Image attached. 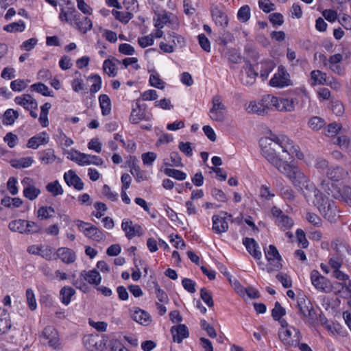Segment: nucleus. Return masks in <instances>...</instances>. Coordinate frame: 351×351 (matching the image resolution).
Wrapping results in <instances>:
<instances>
[{
	"label": "nucleus",
	"instance_id": "nucleus-1",
	"mask_svg": "<svg viewBox=\"0 0 351 351\" xmlns=\"http://www.w3.org/2000/svg\"><path fill=\"white\" fill-rule=\"evenodd\" d=\"M259 143L262 156L277 170L287 160L285 154L300 160L304 158L299 146L287 136L271 134L269 137L261 138Z\"/></svg>",
	"mask_w": 351,
	"mask_h": 351
},
{
	"label": "nucleus",
	"instance_id": "nucleus-2",
	"mask_svg": "<svg viewBox=\"0 0 351 351\" xmlns=\"http://www.w3.org/2000/svg\"><path fill=\"white\" fill-rule=\"evenodd\" d=\"M278 171L285 176L295 187H298L302 191L306 189L308 192L313 193L317 190L298 167L288 162L287 160L282 164ZM303 192L305 197L308 199L310 194Z\"/></svg>",
	"mask_w": 351,
	"mask_h": 351
},
{
	"label": "nucleus",
	"instance_id": "nucleus-3",
	"mask_svg": "<svg viewBox=\"0 0 351 351\" xmlns=\"http://www.w3.org/2000/svg\"><path fill=\"white\" fill-rule=\"evenodd\" d=\"M314 205L318 208L321 215L330 222H335L339 218V210L335 202L324 196L319 190L313 193Z\"/></svg>",
	"mask_w": 351,
	"mask_h": 351
},
{
	"label": "nucleus",
	"instance_id": "nucleus-4",
	"mask_svg": "<svg viewBox=\"0 0 351 351\" xmlns=\"http://www.w3.org/2000/svg\"><path fill=\"white\" fill-rule=\"evenodd\" d=\"M261 102L264 107L265 113L270 110L280 112H291L295 109V99L293 98H279L271 95L263 97Z\"/></svg>",
	"mask_w": 351,
	"mask_h": 351
},
{
	"label": "nucleus",
	"instance_id": "nucleus-5",
	"mask_svg": "<svg viewBox=\"0 0 351 351\" xmlns=\"http://www.w3.org/2000/svg\"><path fill=\"white\" fill-rule=\"evenodd\" d=\"M211 103L212 107L208 113L210 118L214 121L224 122L227 117L228 110L223 103L221 97L219 95H214Z\"/></svg>",
	"mask_w": 351,
	"mask_h": 351
},
{
	"label": "nucleus",
	"instance_id": "nucleus-6",
	"mask_svg": "<svg viewBox=\"0 0 351 351\" xmlns=\"http://www.w3.org/2000/svg\"><path fill=\"white\" fill-rule=\"evenodd\" d=\"M278 337L285 346L291 347L298 346L302 338L300 330L293 326L279 330Z\"/></svg>",
	"mask_w": 351,
	"mask_h": 351
},
{
	"label": "nucleus",
	"instance_id": "nucleus-7",
	"mask_svg": "<svg viewBox=\"0 0 351 351\" xmlns=\"http://www.w3.org/2000/svg\"><path fill=\"white\" fill-rule=\"evenodd\" d=\"M297 304L302 319L309 325L314 324L316 315L310 300L303 296L300 297L298 298Z\"/></svg>",
	"mask_w": 351,
	"mask_h": 351
},
{
	"label": "nucleus",
	"instance_id": "nucleus-8",
	"mask_svg": "<svg viewBox=\"0 0 351 351\" xmlns=\"http://www.w3.org/2000/svg\"><path fill=\"white\" fill-rule=\"evenodd\" d=\"M106 341L104 335L97 333L87 335L83 338L84 346L90 351H104Z\"/></svg>",
	"mask_w": 351,
	"mask_h": 351
},
{
	"label": "nucleus",
	"instance_id": "nucleus-9",
	"mask_svg": "<svg viewBox=\"0 0 351 351\" xmlns=\"http://www.w3.org/2000/svg\"><path fill=\"white\" fill-rule=\"evenodd\" d=\"M76 225L78 229L82 232L86 237L95 241H103L106 237L105 234L101 230L89 223L77 220Z\"/></svg>",
	"mask_w": 351,
	"mask_h": 351
},
{
	"label": "nucleus",
	"instance_id": "nucleus-10",
	"mask_svg": "<svg viewBox=\"0 0 351 351\" xmlns=\"http://www.w3.org/2000/svg\"><path fill=\"white\" fill-rule=\"evenodd\" d=\"M269 85L276 88H284L292 85L290 75L284 66H278L277 72L269 81Z\"/></svg>",
	"mask_w": 351,
	"mask_h": 351
},
{
	"label": "nucleus",
	"instance_id": "nucleus-11",
	"mask_svg": "<svg viewBox=\"0 0 351 351\" xmlns=\"http://www.w3.org/2000/svg\"><path fill=\"white\" fill-rule=\"evenodd\" d=\"M271 212L275 219V223L283 231L290 229L293 226V220L285 215L280 208L274 206L271 208Z\"/></svg>",
	"mask_w": 351,
	"mask_h": 351
},
{
	"label": "nucleus",
	"instance_id": "nucleus-12",
	"mask_svg": "<svg viewBox=\"0 0 351 351\" xmlns=\"http://www.w3.org/2000/svg\"><path fill=\"white\" fill-rule=\"evenodd\" d=\"M41 338L43 341H47L48 345L53 349L61 348L58 331L53 326H46L42 332Z\"/></svg>",
	"mask_w": 351,
	"mask_h": 351
},
{
	"label": "nucleus",
	"instance_id": "nucleus-13",
	"mask_svg": "<svg viewBox=\"0 0 351 351\" xmlns=\"http://www.w3.org/2000/svg\"><path fill=\"white\" fill-rule=\"evenodd\" d=\"M336 256H332L329 259V265L333 269L336 270L341 267L343 259L346 258V254H350V248L343 244L337 246Z\"/></svg>",
	"mask_w": 351,
	"mask_h": 351
},
{
	"label": "nucleus",
	"instance_id": "nucleus-14",
	"mask_svg": "<svg viewBox=\"0 0 351 351\" xmlns=\"http://www.w3.org/2000/svg\"><path fill=\"white\" fill-rule=\"evenodd\" d=\"M121 228L125 232V236L128 239H131L143 234V230L140 225H134L132 221L128 219H124L121 223Z\"/></svg>",
	"mask_w": 351,
	"mask_h": 351
},
{
	"label": "nucleus",
	"instance_id": "nucleus-15",
	"mask_svg": "<svg viewBox=\"0 0 351 351\" xmlns=\"http://www.w3.org/2000/svg\"><path fill=\"white\" fill-rule=\"evenodd\" d=\"M32 179L27 177L22 180V184L24 185L23 195L31 201L36 199L41 193L39 189L32 184Z\"/></svg>",
	"mask_w": 351,
	"mask_h": 351
},
{
	"label": "nucleus",
	"instance_id": "nucleus-16",
	"mask_svg": "<svg viewBox=\"0 0 351 351\" xmlns=\"http://www.w3.org/2000/svg\"><path fill=\"white\" fill-rule=\"evenodd\" d=\"M265 253L267 261L274 265V269H279L282 267V258L274 245H270Z\"/></svg>",
	"mask_w": 351,
	"mask_h": 351
},
{
	"label": "nucleus",
	"instance_id": "nucleus-17",
	"mask_svg": "<svg viewBox=\"0 0 351 351\" xmlns=\"http://www.w3.org/2000/svg\"><path fill=\"white\" fill-rule=\"evenodd\" d=\"M311 280L312 284L316 289L325 292H327L330 289L326 278L322 276L318 271L313 270L311 272Z\"/></svg>",
	"mask_w": 351,
	"mask_h": 351
},
{
	"label": "nucleus",
	"instance_id": "nucleus-18",
	"mask_svg": "<svg viewBox=\"0 0 351 351\" xmlns=\"http://www.w3.org/2000/svg\"><path fill=\"white\" fill-rule=\"evenodd\" d=\"M64 180L69 186H73L75 189L81 191L84 188V183L80 178L73 170L64 173Z\"/></svg>",
	"mask_w": 351,
	"mask_h": 351
},
{
	"label": "nucleus",
	"instance_id": "nucleus-19",
	"mask_svg": "<svg viewBox=\"0 0 351 351\" xmlns=\"http://www.w3.org/2000/svg\"><path fill=\"white\" fill-rule=\"evenodd\" d=\"M132 317L135 322L143 326H149L152 322L151 315L147 311L139 308H134Z\"/></svg>",
	"mask_w": 351,
	"mask_h": 351
},
{
	"label": "nucleus",
	"instance_id": "nucleus-20",
	"mask_svg": "<svg viewBox=\"0 0 351 351\" xmlns=\"http://www.w3.org/2000/svg\"><path fill=\"white\" fill-rule=\"evenodd\" d=\"M211 15L215 24L218 26L225 28L228 24V19L227 15L217 6L211 8Z\"/></svg>",
	"mask_w": 351,
	"mask_h": 351
},
{
	"label": "nucleus",
	"instance_id": "nucleus-21",
	"mask_svg": "<svg viewBox=\"0 0 351 351\" xmlns=\"http://www.w3.org/2000/svg\"><path fill=\"white\" fill-rule=\"evenodd\" d=\"M56 257L60 258L66 264L73 263L76 259L74 251L68 247L58 248L56 252Z\"/></svg>",
	"mask_w": 351,
	"mask_h": 351
},
{
	"label": "nucleus",
	"instance_id": "nucleus-22",
	"mask_svg": "<svg viewBox=\"0 0 351 351\" xmlns=\"http://www.w3.org/2000/svg\"><path fill=\"white\" fill-rule=\"evenodd\" d=\"M141 120L150 121L151 116L145 114V110L142 109L139 104H136V107L133 108L130 116V121L132 124H137Z\"/></svg>",
	"mask_w": 351,
	"mask_h": 351
},
{
	"label": "nucleus",
	"instance_id": "nucleus-23",
	"mask_svg": "<svg viewBox=\"0 0 351 351\" xmlns=\"http://www.w3.org/2000/svg\"><path fill=\"white\" fill-rule=\"evenodd\" d=\"M171 332L173 341L178 343H180L184 339L187 338L189 335L188 328L184 324L173 326Z\"/></svg>",
	"mask_w": 351,
	"mask_h": 351
},
{
	"label": "nucleus",
	"instance_id": "nucleus-24",
	"mask_svg": "<svg viewBox=\"0 0 351 351\" xmlns=\"http://www.w3.org/2000/svg\"><path fill=\"white\" fill-rule=\"evenodd\" d=\"M243 244L245 246L247 252L256 259L259 260L262 254L259 250V246L256 241L252 238H244Z\"/></svg>",
	"mask_w": 351,
	"mask_h": 351
},
{
	"label": "nucleus",
	"instance_id": "nucleus-25",
	"mask_svg": "<svg viewBox=\"0 0 351 351\" xmlns=\"http://www.w3.org/2000/svg\"><path fill=\"white\" fill-rule=\"evenodd\" d=\"M244 69L245 74L241 77V82L245 85L251 86L255 82L256 77L258 75L256 67H254L252 64H247Z\"/></svg>",
	"mask_w": 351,
	"mask_h": 351
},
{
	"label": "nucleus",
	"instance_id": "nucleus-26",
	"mask_svg": "<svg viewBox=\"0 0 351 351\" xmlns=\"http://www.w3.org/2000/svg\"><path fill=\"white\" fill-rule=\"evenodd\" d=\"M326 176L330 180L338 182L348 176V172L339 166L331 167L328 169Z\"/></svg>",
	"mask_w": 351,
	"mask_h": 351
},
{
	"label": "nucleus",
	"instance_id": "nucleus-27",
	"mask_svg": "<svg viewBox=\"0 0 351 351\" xmlns=\"http://www.w3.org/2000/svg\"><path fill=\"white\" fill-rule=\"evenodd\" d=\"M49 138L46 132H42L28 140L27 147L34 149H37L40 145H46L49 143Z\"/></svg>",
	"mask_w": 351,
	"mask_h": 351
},
{
	"label": "nucleus",
	"instance_id": "nucleus-28",
	"mask_svg": "<svg viewBox=\"0 0 351 351\" xmlns=\"http://www.w3.org/2000/svg\"><path fill=\"white\" fill-rule=\"evenodd\" d=\"M16 104L23 106L26 110L36 109L38 104L29 94H25L23 97H16L14 99Z\"/></svg>",
	"mask_w": 351,
	"mask_h": 351
},
{
	"label": "nucleus",
	"instance_id": "nucleus-29",
	"mask_svg": "<svg viewBox=\"0 0 351 351\" xmlns=\"http://www.w3.org/2000/svg\"><path fill=\"white\" fill-rule=\"evenodd\" d=\"M213 230L217 234H221L226 232L228 229V223L225 217L219 215H213Z\"/></svg>",
	"mask_w": 351,
	"mask_h": 351
},
{
	"label": "nucleus",
	"instance_id": "nucleus-30",
	"mask_svg": "<svg viewBox=\"0 0 351 351\" xmlns=\"http://www.w3.org/2000/svg\"><path fill=\"white\" fill-rule=\"evenodd\" d=\"M80 276L89 284L95 285H99L101 280V277L96 269L88 271L84 270L80 273Z\"/></svg>",
	"mask_w": 351,
	"mask_h": 351
},
{
	"label": "nucleus",
	"instance_id": "nucleus-31",
	"mask_svg": "<svg viewBox=\"0 0 351 351\" xmlns=\"http://www.w3.org/2000/svg\"><path fill=\"white\" fill-rule=\"evenodd\" d=\"M256 71H260V77L263 80L268 77L269 74L271 72L274 67V64L271 61H263L255 65Z\"/></svg>",
	"mask_w": 351,
	"mask_h": 351
},
{
	"label": "nucleus",
	"instance_id": "nucleus-32",
	"mask_svg": "<svg viewBox=\"0 0 351 351\" xmlns=\"http://www.w3.org/2000/svg\"><path fill=\"white\" fill-rule=\"evenodd\" d=\"M80 160L79 165L84 166L89 165H101L104 162L103 160L99 156L80 153Z\"/></svg>",
	"mask_w": 351,
	"mask_h": 351
},
{
	"label": "nucleus",
	"instance_id": "nucleus-33",
	"mask_svg": "<svg viewBox=\"0 0 351 351\" xmlns=\"http://www.w3.org/2000/svg\"><path fill=\"white\" fill-rule=\"evenodd\" d=\"M99 106L103 116H108L111 112L112 104L108 95L101 94L99 97Z\"/></svg>",
	"mask_w": 351,
	"mask_h": 351
},
{
	"label": "nucleus",
	"instance_id": "nucleus-34",
	"mask_svg": "<svg viewBox=\"0 0 351 351\" xmlns=\"http://www.w3.org/2000/svg\"><path fill=\"white\" fill-rule=\"evenodd\" d=\"M11 326L9 315L5 310L0 309V335L7 332Z\"/></svg>",
	"mask_w": 351,
	"mask_h": 351
},
{
	"label": "nucleus",
	"instance_id": "nucleus-35",
	"mask_svg": "<svg viewBox=\"0 0 351 351\" xmlns=\"http://www.w3.org/2000/svg\"><path fill=\"white\" fill-rule=\"evenodd\" d=\"M154 26L158 29H162L165 25L170 22V16L166 11L156 13L154 17Z\"/></svg>",
	"mask_w": 351,
	"mask_h": 351
},
{
	"label": "nucleus",
	"instance_id": "nucleus-36",
	"mask_svg": "<svg viewBox=\"0 0 351 351\" xmlns=\"http://www.w3.org/2000/svg\"><path fill=\"white\" fill-rule=\"evenodd\" d=\"M75 291L71 287L65 286L60 291V300L64 305H68L71 298L75 295Z\"/></svg>",
	"mask_w": 351,
	"mask_h": 351
},
{
	"label": "nucleus",
	"instance_id": "nucleus-37",
	"mask_svg": "<svg viewBox=\"0 0 351 351\" xmlns=\"http://www.w3.org/2000/svg\"><path fill=\"white\" fill-rule=\"evenodd\" d=\"M336 199H340L351 206V187L343 186L338 191V195H335Z\"/></svg>",
	"mask_w": 351,
	"mask_h": 351
},
{
	"label": "nucleus",
	"instance_id": "nucleus-38",
	"mask_svg": "<svg viewBox=\"0 0 351 351\" xmlns=\"http://www.w3.org/2000/svg\"><path fill=\"white\" fill-rule=\"evenodd\" d=\"M8 228L12 232H16L21 234H26L25 220H13L9 223Z\"/></svg>",
	"mask_w": 351,
	"mask_h": 351
},
{
	"label": "nucleus",
	"instance_id": "nucleus-39",
	"mask_svg": "<svg viewBox=\"0 0 351 351\" xmlns=\"http://www.w3.org/2000/svg\"><path fill=\"white\" fill-rule=\"evenodd\" d=\"M56 155L53 149H47L40 153L39 158L45 165L53 163L56 160Z\"/></svg>",
	"mask_w": 351,
	"mask_h": 351
},
{
	"label": "nucleus",
	"instance_id": "nucleus-40",
	"mask_svg": "<svg viewBox=\"0 0 351 351\" xmlns=\"http://www.w3.org/2000/svg\"><path fill=\"white\" fill-rule=\"evenodd\" d=\"M39 256L47 261L56 259L55 249L49 245H42Z\"/></svg>",
	"mask_w": 351,
	"mask_h": 351
},
{
	"label": "nucleus",
	"instance_id": "nucleus-41",
	"mask_svg": "<svg viewBox=\"0 0 351 351\" xmlns=\"http://www.w3.org/2000/svg\"><path fill=\"white\" fill-rule=\"evenodd\" d=\"M34 160L32 157H24L11 162L13 167L16 169L27 168L32 165Z\"/></svg>",
	"mask_w": 351,
	"mask_h": 351
},
{
	"label": "nucleus",
	"instance_id": "nucleus-42",
	"mask_svg": "<svg viewBox=\"0 0 351 351\" xmlns=\"http://www.w3.org/2000/svg\"><path fill=\"white\" fill-rule=\"evenodd\" d=\"M19 116V114L18 111L13 109H8L5 110L3 115V124L7 125H12Z\"/></svg>",
	"mask_w": 351,
	"mask_h": 351
},
{
	"label": "nucleus",
	"instance_id": "nucleus-43",
	"mask_svg": "<svg viewBox=\"0 0 351 351\" xmlns=\"http://www.w3.org/2000/svg\"><path fill=\"white\" fill-rule=\"evenodd\" d=\"M164 173L166 176L180 181L184 180L186 178V174L184 172L175 169L166 168Z\"/></svg>",
	"mask_w": 351,
	"mask_h": 351
},
{
	"label": "nucleus",
	"instance_id": "nucleus-44",
	"mask_svg": "<svg viewBox=\"0 0 351 351\" xmlns=\"http://www.w3.org/2000/svg\"><path fill=\"white\" fill-rule=\"evenodd\" d=\"M46 189L55 197L63 194L64 192L58 180L48 183L46 186Z\"/></svg>",
	"mask_w": 351,
	"mask_h": 351
},
{
	"label": "nucleus",
	"instance_id": "nucleus-45",
	"mask_svg": "<svg viewBox=\"0 0 351 351\" xmlns=\"http://www.w3.org/2000/svg\"><path fill=\"white\" fill-rule=\"evenodd\" d=\"M25 24L24 21H19V22H14L10 23L4 26L3 29L8 32H22L25 30Z\"/></svg>",
	"mask_w": 351,
	"mask_h": 351
},
{
	"label": "nucleus",
	"instance_id": "nucleus-46",
	"mask_svg": "<svg viewBox=\"0 0 351 351\" xmlns=\"http://www.w3.org/2000/svg\"><path fill=\"white\" fill-rule=\"evenodd\" d=\"M311 76L315 83L319 84H325L328 80L326 74L319 70H314L311 71Z\"/></svg>",
	"mask_w": 351,
	"mask_h": 351
},
{
	"label": "nucleus",
	"instance_id": "nucleus-47",
	"mask_svg": "<svg viewBox=\"0 0 351 351\" xmlns=\"http://www.w3.org/2000/svg\"><path fill=\"white\" fill-rule=\"evenodd\" d=\"M238 20L242 23L247 22L250 18V8L247 5L242 6L237 13Z\"/></svg>",
	"mask_w": 351,
	"mask_h": 351
},
{
	"label": "nucleus",
	"instance_id": "nucleus-48",
	"mask_svg": "<svg viewBox=\"0 0 351 351\" xmlns=\"http://www.w3.org/2000/svg\"><path fill=\"white\" fill-rule=\"evenodd\" d=\"M247 110L249 112L256 113L258 115L266 114L264 107L261 101L258 103L250 102Z\"/></svg>",
	"mask_w": 351,
	"mask_h": 351
},
{
	"label": "nucleus",
	"instance_id": "nucleus-49",
	"mask_svg": "<svg viewBox=\"0 0 351 351\" xmlns=\"http://www.w3.org/2000/svg\"><path fill=\"white\" fill-rule=\"evenodd\" d=\"M26 300L29 308L32 311H35L37 308V303L34 293L32 289L26 290Z\"/></svg>",
	"mask_w": 351,
	"mask_h": 351
},
{
	"label": "nucleus",
	"instance_id": "nucleus-50",
	"mask_svg": "<svg viewBox=\"0 0 351 351\" xmlns=\"http://www.w3.org/2000/svg\"><path fill=\"white\" fill-rule=\"evenodd\" d=\"M286 314L285 309L278 302H276L274 308L271 311V315L274 320H280Z\"/></svg>",
	"mask_w": 351,
	"mask_h": 351
},
{
	"label": "nucleus",
	"instance_id": "nucleus-51",
	"mask_svg": "<svg viewBox=\"0 0 351 351\" xmlns=\"http://www.w3.org/2000/svg\"><path fill=\"white\" fill-rule=\"evenodd\" d=\"M104 71L110 77H114L117 75V72L116 71L115 64L110 60H106L103 64Z\"/></svg>",
	"mask_w": 351,
	"mask_h": 351
},
{
	"label": "nucleus",
	"instance_id": "nucleus-52",
	"mask_svg": "<svg viewBox=\"0 0 351 351\" xmlns=\"http://www.w3.org/2000/svg\"><path fill=\"white\" fill-rule=\"evenodd\" d=\"M112 14L116 19L125 23H127L133 17V14L130 12H122L120 11L112 10Z\"/></svg>",
	"mask_w": 351,
	"mask_h": 351
},
{
	"label": "nucleus",
	"instance_id": "nucleus-53",
	"mask_svg": "<svg viewBox=\"0 0 351 351\" xmlns=\"http://www.w3.org/2000/svg\"><path fill=\"white\" fill-rule=\"evenodd\" d=\"M90 78L93 80V84L91 85L90 88V92L91 93H97L101 88V77L95 74L90 77Z\"/></svg>",
	"mask_w": 351,
	"mask_h": 351
},
{
	"label": "nucleus",
	"instance_id": "nucleus-54",
	"mask_svg": "<svg viewBox=\"0 0 351 351\" xmlns=\"http://www.w3.org/2000/svg\"><path fill=\"white\" fill-rule=\"evenodd\" d=\"M280 195L285 200L293 201L295 199V193L289 186H282L280 190Z\"/></svg>",
	"mask_w": 351,
	"mask_h": 351
},
{
	"label": "nucleus",
	"instance_id": "nucleus-55",
	"mask_svg": "<svg viewBox=\"0 0 351 351\" xmlns=\"http://www.w3.org/2000/svg\"><path fill=\"white\" fill-rule=\"evenodd\" d=\"M75 23L80 30L83 33H86L92 28V21L88 17H84L82 21H77Z\"/></svg>",
	"mask_w": 351,
	"mask_h": 351
},
{
	"label": "nucleus",
	"instance_id": "nucleus-56",
	"mask_svg": "<svg viewBox=\"0 0 351 351\" xmlns=\"http://www.w3.org/2000/svg\"><path fill=\"white\" fill-rule=\"evenodd\" d=\"M333 143L338 145L342 149H348L350 145V140L346 135H341L333 138Z\"/></svg>",
	"mask_w": 351,
	"mask_h": 351
},
{
	"label": "nucleus",
	"instance_id": "nucleus-57",
	"mask_svg": "<svg viewBox=\"0 0 351 351\" xmlns=\"http://www.w3.org/2000/svg\"><path fill=\"white\" fill-rule=\"evenodd\" d=\"M31 90L42 94L44 96H51L49 88L42 83H36L31 86Z\"/></svg>",
	"mask_w": 351,
	"mask_h": 351
},
{
	"label": "nucleus",
	"instance_id": "nucleus-58",
	"mask_svg": "<svg viewBox=\"0 0 351 351\" xmlns=\"http://www.w3.org/2000/svg\"><path fill=\"white\" fill-rule=\"evenodd\" d=\"M55 213V210L51 206H42L38 210V217L41 219H49L52 216V213Z\"/></svg>",
	"mask_w": 351,
	"mask_h": 351
},
{
	"label": "nucleus",
	"instance_id": "nucleus-59",
	"mask_svg": "<svg viewBox=\"0 0 351 351\" xmlns=\"http://www.w3.org/2000/svg\"><path fill=\"white\" fill-rule=\"evenodd\" d=\"M200 297L208 307H213L214 305L211 293L206 289L202 288L200 290Z\"/></svg>",
	"mask_w": 351,
	"mask_h": 351
},
{
	"label": "nucleus",
	"instance_id": "nucleus-60",
	"mask_svg": "<svg viewBox=\"0 0 351 351\" xmlns=\"http://www.w3.org/2000/svg\"><path fill=\"white\" fill-rule=\"evenodd\" d=\"M324 125V121L320 117H313L308 121L309 127L313 130H320Z\"/></svg>",
	"mask_w": 351,
	"mask_h": 351
},
{
	"label": "nucleus",
	"instance_id": "nucleus-61",
	"mask_svg": "<svg viewBox=\"0 0 351 351\" xmlns=\"http://www.w3.org/2000/svg\"><path fill=\"white\" fill-rule=\"evenodd\" d=\"M149 83L152 86L156 87L159 89H163L164 86V82H162L158 74L154 73L151 74L149 77Z\"/></svg>",
	"mask_w": 351,
	"mask_h": 351
},
{
	"label": "nucleus",
	"instance_id": "nucleus-62",
	"mask_svg": "<svg viewBox=\"0 0 351 351\" xmlns=\"http://www.w3.org/2000/svg\"><path fill=\"white\" fill-rule=\"evenodd\" d=\"M25 228L26 234L37 233L41 230V226L40 225L34 221L27 220H25Z\"/></svg>",
	"mask_w": 351,
	"mask_h": 351
},
{
	"label": "nucleus",
	"instance_id": "nucleus-63",
	"mask_svg": "<svg viewBox=\"0 0 351 351\" xmlns=\"http://www.w3.org/2000/svg\"><path fill=\"white\" fill-rule=\"evenodd\" d=\"M156 296L158 301L163 303H167L169 301V298L166 292L160 289L159 285L156 283L154 285Z\"/></svg>",
	"mask_w": 351,
	"mask_h": 351
},
{
	"label": "nucleus",
	"instance_id": "nucleus-64",
	"mask_svg": "<svg viewBox=\"0 0 351 351\" xmlns=\"http://www.w3.org/2000/svg\"><path fill=\"white\" fill-rule=\"evenodd\" d=\"M200 47L206 52L210 51V43L208 38L204 34H199L197 37Z\"/></svg>",
	"mask_w": 351,
	"mask_h": 351
}]
</instances>
